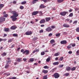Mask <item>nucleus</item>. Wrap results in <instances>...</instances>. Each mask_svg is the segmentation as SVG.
Instances as JSON below:
<instances>
[{
  "label": "nucleus",
  "instance_id": "2f4dec72",
  "mask_svg": "<svg viewBox=\"0 0 79 79\" xmlns=\"http://www.w3.org/2000/svg\"><path fill=\"white\" fill-rule=\"evenodd\" d=\"M50 61V58L48 57V58L46 59V61H47V62H49Z\"/></svg>",
  "mask_w": 79,
  "mask_h": 79
},
{
  "label": "nucleus",
  "instance_id": "412c9836",
  "mask_svg": "<svg viewBox=\"0 0 79 79\" xmlns=\"http://www.w3.org/2000/svg\"><path fill=\"white\" fill-rule=\"evenodd\" d=\"M39 49H35L33 52V53H35V52H39Z\"/></svg>",
  "mask_w": 79,
  "mask_h": 79
},
{
  "label": "nucleus",
  "instance_id": "c9c22d12",
  "mask_svg": "<svg viewBox=\"0 0 79 79\" xmlns=\"http://www.w3.org/2000/svg\"><path fill=\"white\" fill-rule=\"evenodd\" d=\"M13 37H17L18 36V34H13Z\"/></svg>",
  "mask_w": 79,
  "mask_h": 79
},
{
  "label": "nucleus",
  "instance_id": "09e8293b",
  "mask_svg": "<svg viewBox=\"0 0 79 79\" xmlns=\"http://www.w3.org/2000/svg\"><path fill=\"white\" fill-rule=\"evenodd\" d=\"M20 8L21 10H23V9H24V7L23 6H21L20 7Z\"/></svg>",
  "mask_w": 79,
  "mask_h": 79
},
{
  "label": "nucleus",
  "instance_id": "72a5a7b5",
  "mask_svg": "<svg viewBox=\"0 0 79 79\" xmlns=\"http://www.w3.org/2000/svg\"><path fill=\"white\" fill-rule=\"evenodd\" d=\"M67 48H68V49L71 48V45H69L67 46Z\"/></svg>",
  "mask_w": 79,
  "mask_h": 79
},
{
  "label": "nucleus",
  "instance_id": "37998d69",
  "mask_svg": "<svg viewBox=\"0 0 79 79\" xmlns=\"http://www.w3.org/2000/svg\"><path fill=\"white\" fill-rule=\"evenodd\" d=\"M38 39V38L37 37H35L33 38V40H37Z\"/></svg>",
  "mask_w": 79,
  "mask_h": 79
},
{
  "label": "nucleus",
  "instance_id": "ea45409f",
  "mask_svg": "<svg viewBox=\"0 0 79 79\" xmlns=\"http://www.w3.org/2000/svg\"><path fill=\"white\" fill-rule=\"evenodd\" d=\"M56 37H60V33H58L56 35Z\"/></svg>",
  "mask_w": 79,
  "mask_h": 79
},
{
  "label": "nucleus",
  "instance_id": "f704fd0d",
  "mask_svg": "<svg viewBox=\"0 0 79 79\" xmlns=\"http://www.w3.org/2000/svg\"><path fill=\"white\" fill-rule=\"evenodd\" d=\"M73 16V13H71L69 15V17H71V16Z\"/></svg>",
  "mask_w": 79,
  "mask_h": 79
},
{
  "label": "nucleus",
  "instance_id": "052dcab7",
  "mask_svg": "<svg viewBox=\"0 0 79 79\" xmlns=\"http://www.w3.org/2000/svg\"><path fill=\"white\" fill-rule=\"evenodd\" d=\"M15 44H13L11 46V48H13L15 47Z\"/></svg>",
  "mask_w": 79,
  "mask_h": 79
},
{
  "label": "nucleus",
  "instance_id": "ddd939ff",
  "mask_svg": "<svg viewBox=\"0 0 79 79\" xmlns=\"http://www.w3.org/2000/svg\"><path fill=\"white\" fill-rule=\"evenodd\" d=\"M39 13L38 11H36L33 12L32 13L33 15H36L37 14H38Z\"/></svg>",
  "mask_w": 79,
  "mask_h": 79
},
{
  "label": "nucleus",
  "instance_id": "a19ab883",
  "mask_svg": "<svg viewBox=\"0 0 79 79\" xmlns=\"http://www.w3.org/2000/svg\"><path fill=\"white\" fill-rule=\"evenodd\" d=\"M54 56H58V52L55 53L54 54Z\"/></svg>",
  "mask_w": 79,
  "mask_h": 79
},
{
  "label": "nucleus",
  "instance_id": "0e129e2a",
  "mask_svg": "<svg viewBox=\"0 0 79 79\" xmlns=\"http://www.w3.org/2000/svg\"><path fill=\"white\" fill-rule=\"evenodd\" d=\"M40 14L41 15H42V11H40Z\"/></svg>",
  "mask_w": 79,
  "mask_h": 79
},
{
  "label": "nucleus",
  "instance_id": "7ed1b4c3",
  "mask_svg": "<svg viewBox=\"0 0 79 79\" xmlns=\"http://www.w3.org/2000/svg\"><path fill=\"white\" fill-rule=\"evenodd\" d=\"M32 34V32L31 31H27L26 32V35H31Z\"/></svg>",
  "mask_w": 79,
  "mask_h": 79
},
{
  "label": "nucleus",
  "instance_id": "8fccbe9b",
  "mask_svg": "<svg viewBox=\"0 0 79 79\" xmlns=\"http://www.w3.org/2000/svg\"><path fill=\"white\" fill-rule=\"evenodd\" d=\"M75 46H76V44L75 43L72 44V47H75Z\"/></svg>",
  "mask_w": 79,
  "mask_h": 79
},
{
  "label": "nucleus",
  "instance_id": "e2e57ef3",
  "mask_svg": "<svg viewBox=\"0 0 79 79\" xmlns=\"http://www.w3.org/2000/svg\"><path fill=\"white\" fill-rule=\"evenodd\" d=\"M3 39L2 38H0V42H2V41H3Z\"/></svg>",
  "mask_w": 79,
  "mask_h": 79
},
{
  "label": "nucleus",
  "instance_id": "1a4fd4ad",
  "mask_svg": "<svg viewBox=\"0 0 79 79\" xmlns=\"http://www.w3.org/2000/svg\"><path fill=\"white\" fill-rule=\"evenodd\" d=\"M60 14L62 16H65L66 15V12H61Z\"/></svg>",
  "mask_w": 79,
  "mask_h": 79
},
{
  "label": "nucleus",
  "instance_id": "69168bd1",
  "mask_svg": "<svg viewBox=\"0 0 79 79\" xmlns=\"http://www.w3.org/2000/svg\"><path fill=\"white\" fill-rule=\"evenodd\" d=\"M16 3V1H14L13 2V3L15 4V3Z\"/></svg>",
  "mask_w": 79,
  "mask_h": 79
},
{
  "label": "nucleus",
  "instance_id": "39448f33",
  "mask_svg": "<svg viewBox=\"0 0 79 79\" xmlns=\"http://www.w3.org/2000/svg\"><path fill=\"white\" fill-rule=\"evenodd\" d=\"M45 23V20L44 19H43L41 20L40 22V24H42L43 23Z\"/></svg>",
  "mask_w": 79,
  "mask_h": 79
},
{
  "label": "nucleus",
  "instance_id": "dca6fc26",
  "mask_svg": "<svg viewBox=\"0 0 79 79\" xmlns=\"http://www.w3.org/2000/svg\"><path fill=\"white\" fill-rule=\"evenodd\" d=\"M42 73H44V74H46V73H48V71L47 70H42Z\"/></svg>",
  "mask_w": 79,
  "mask_h": 79
},
{
  "label": "nucleus",
  "instance_id": "bf43d9fd",
  "mask_svg": "<svg viewBox=\"0 0 79 79\" xmlns=\"http://www.w3.org/2000/svg\"><path fill=\"white\" fill-rule=\"evenodd\" d=\"M68 53H69V54H71L72 53V52L71 51H70Z\"/></svg>",
  "mask_w": 79,
  "mask_h": 79
},
{
  "label": "nucleus",
  "instance_id": "58836bf2",
  "mask_svg": "<svg viewBox=\"0 0 79 79\" xmlns=\"http://www.w3.org/2000/svg\"><path fill=\"white\" fill-rule=\"evenodd\" d=\"M4 6V5L3 4H0V8H3Z\"/></svg>",
  "mask_w": 79,
  "mask_h": 79
},
{
  "label": "nucleus",
  "instance_id": "6ab92c4d",
  "mask_svg": "<svg viewBox=\"0 0 79 79\" xmlns=\"http://www.w3.org/2000/svg\"><path fill=\"white\" fill-rule=\"evenodd\" d=\"M37 1H38V0H33V2H32L31 3L32 4H34V3H36V2Z\"/></svg>",
  "mask_w": 79,
  "mask_h": 79
},
{
  "label": "nucleus",
  "instance_id": "3c124183",
  "mask_svg": "<svg viewBox=\"0 0 79 79\" xmlns=\"http://www.w3.org/2000/svg\"><path fill=\"white\" fill-rule=\"evenodd\" d=\"M44 32V30H41L40 31V33H42Z\"/></svg>",
  "mask_w": 79,
  "mask_h": 79
},
{
  "label": "nucleus",
  "instance_id": "5fc2aeb1",
  "mask_svg": "<svg viewBox=\"0 0 79 79\" xmlns=\"http://www.w3.org/2000/svg\"><path fill=\"white\" fill-rule=\"evenodd\" d=\"M3 16L5 18H6V17H7V16H8V15L7 14H6L5 15H3Z\"/></svg>",
  "mask_w": 79,
  "mask_h": 79
},
{
  "label": "nucleus",
  "instance_id": "e433bc0d",
  "mask_svg": "<svg viewBox=\"0 0 79 79\" xmlns=\"http://www.w3.org/2000/svg\"><path fill=\"white\" fill-rule=\"evenodd\" d=\"M2 56H6V54L5 52H3L2 54Z\"/></svg>",
  "mask_w": 79,
  "mask_h": 79
},
{
  "label": "nucleus",
  "instance_id": "f03ea898",
  "mask_svg": "<svg viewBox=\"0 0 79 79\" xmlns=\"http://www.w3.org/2000/svg\"><path fill=\"white\" fill-rule=\"evenodd\" d=\"M53 76L55 78H58L60 77V75L58 73H56L53 75Z\"/></svg>",
  "mask_w": 79,
  "mask_h": 79
},
{
  "label": "nucleus",
  "instance_id": "4468645a",
  "mask_svg": "<svg viewBox=\"0 0 79 79\" xmlns=\"http://www.w3.org/2000/svg\"><path fill=\"white\" fill-rule=\"evenodd\" d=\"M18 19V18H17L15 17H13L12 20L13 21H16V20Z\"/></svg>",
  "mask_w": 79,
  "mask_h": 79
},
{
  "label": "nucleus",
  "instance_id": "c03bdc74",
  "mask_svg": "<svg viewBox=\"0 0 79 79\" xmlns=\"http://www.w3.org/2000/svg\"><path fill=\"white\" fill-rule=\"evenodd\" d=\"M43 79H47V76L46 75L44 76L43 77Z\"/></svg>",
  "mask_w": 79,
  "mask_h": 79
},
{
  "label": "nucleus",
  "instance_id": "9b49d317",
  "mask_svg": "<svg viewBox=\"0 0 79 79\" xmlns=\"http://www.w3.org/2000/svg\"><path fill=\"white\" fill-rule=\"evenodd\" d=\"M5 20V18L3 17H1L0 18V23H1L2 22H3V21Z\"/></svg>",
  "mask_w": 79,
  "mask_h": 79
},
{
  "label": "nucleus",
  "instance_id": "de8ad7c7",
  "mask_svg": "<svg viewBox=\"0 0 79 79\" xmlns=\"http://www.w3.org/2000/svg\"><path fill=\"white\" fill-rule=\"evenodd\" d=\"M16 79V77H13L11 78H10L9 79Z\"/></svg>",
  "mask_w": 79,
  "mask_h": 79
},
{
  "label": "nucleus",
  "instance_id": "0eeeda50",
  "mask_svg": "<svg viewBox=\"0 0 79 79\" xmlns=\"http://www.w3.org/2000/svg\"><path fill=\"white\" fill-rule=\"evenodd\" d=\"M63 27H67V28L69 27H70L69 25L67 24H64L63 25Z\"/></svg>",
  "mask_w": 79,
  "mask_h": 79
},
{
  "label": "nucleus",
  "instance_id": "5701e85b",
  "mask_svg": "<svg viewBox=\"0 0 79 79\" xmlns=\"http://www.w3.org/2000/svg\"><path fill=\"white\" fill-rule=\"evenodd\" d=\"M58 64H59V62H54L53 63V64L54 65H58Z\"/></svg>",
  "mask_w": 79,
  "mask_h": 79
},
{
  "label": "nucleus",
  "instance_id": "c85d7f7f",
  "mask_svg": "<svg viewBox=\"0 0 79 79\" xmlns=\"http://www.w3.org/2000/svg\"><path fill=\"white\" fill-rule=\"evenodd\" d=\"M34 58H31L30 59V61H31V62L34 61Z\"/></svg>",
  "mask_w": 79,
  "mask_h": 79
},
{
  "label": "nucleus",
  "instance_id": "603ef678",
  "mask_svg": "<svg viewBox=\"0 0 79 79\" xmlns=\"http://www.w3.org/2000/svg\"><path fill=\"white\" fill-rule=\"evenodd\" d=\"M12 41H13V40L10 39L8 40V42H12Z\"/></svg>",
  "mask_w": 79,
  "mask_h": 79
},
{
  "label": "nucleus",
  "instance_id": "79ce46f5",
  "mask_svg": "<svg viewBox=\"0 0 79 79\" xmlns=\"http://www.w3.org/2000/svg\"><path fill=\"white\" fill-rule=\"evenodd\" d=\"M41 55H45V52H41Z\"/></svg>",
  "mask_w": 79,
  "mask_h": 79
},
{
  "label": "nucleus",
  "instance_id": "393cba45",
  "mask_svg": "<svg viewBox=\"0 0 79 79\" xmlns=\"http://www.w3.org/2000/svg\"><path fill=\"white\" fill-rule=\"evenodd\" d=\"M63 1H64V0H57V2L58 3H61Z\"/></svg>",
  "mask_w": 79,
  "mask_h": 79
},
{
  "label": "nucleus",
  "instance_id": "473e14b6",
  "mask_svg": "<svg viewBox=\"0 0 79 79\" xmlns=\"http://www.w3.org/2000/svg\"><path fill=\"white\" fill-rule=\"evenodd\" d=\"M26 2L25 1H23L22 2H21V4H22V5H24L25 4H26Z\"/></svg>",
  "mask_w": 79,
  "mask_h": 79
},
{
  "label": "nucleus",
  "instance_id": "20e7f679",
  "mask_svg": "<svg viewBox=\"0 0 79 79\" xmlns=\"http://www.w3.org/2000/svg\"><path fill=\"white\" fill-rule=\"evenodd\" d=\"M25 53H26V55H28L29 53V51L27 50H26L24 52H23V54H24Z\"/></svg>",
  "mask_w": 79,
  "mask_h": 79
},
{
  "label": "nucleus",
  "instance_id": "f8f14e48",
  "mask_svg": "<svg viewBox=\"0 0 79 79\" xmlns=\"http://www.w3.org/2000/svg\"><path fill=\"white\" fill-rule=\"evenodd\" d=\"M51 19V18L50 17H46L45 19V20L46 22H48V21H49Z\"/></svg>",
  "mask_w": 79,
  "mask_h": 79
},
{
  "label": "nucleus",
  "instance_id": "864d4df0",
  "mask_svg": "<svg viewBox=\"0 0 79 79\" xmlns=\"http://www.w3.org/2000/svg\"><path fill=\"white\" fill-rule=\"evenodd\" d=\"M23 61H27V59H26V58H23Z\"/></svg>",
  "mask_w": 79,
  "mask_h": 79
},
{
  "label": "nucleus",
  "instance_id": "f257e3e1",
  "mask_svg": "<svg viewBox=\"0 0 79 79\" xmlns=\"http://www.w3.org/2000/svg\"><path fill=\"white\" fill-rule=\"evenodd\" d=\"M11 13H12L13 14V15L10 17V18H13L14 17L16 18L18 16V14L16 11H11Z\"/></svg>",
  "mask_w": 79,
  "mask_h": 79
},
{
  "label": "nucleus",
  "instance_id": "bb28decb",
  "mask_svg": "<svg viewBox=\"0 0 79 79\" xmlns=\"http://www.w3.org/2000/svg\"><path fill=\"white\" fill-rule=\"evenodd\" d=\"M4 31H5V32H8V31H9V28H4Z\"/></svg>",
  "mask_w": 79,
  "mask_h": 79
},
{
  "label": "nucleus",
  "instance_id": "cd10ccee",
  "mask_svg": "<svg viewBox=\"0 0 79 79\" xmlns=\"http://www.w3.org/2000/svg\"><path fill=\"white\" fill-rule=\"evenodd\" d=\"M21 61V58H19L17 59V61L18 62H20Z\"/></svg>",
  "mask_w": 79,
  "mask_h": 79
},
{
  "label": "nucleus",
  "instance_id": "4d7b16f0",
  "mask_svg": "<svg viewBox=\"0 0 79 79\" xmlns=\"http://www.w3.org/2000/svg\"><path fill=\"white\" fill-rule=\"evenodd\" d=\"M77 23V21H75L73 22V24H76Z\"/></svg>",
  "mask_w": 79,
  "mask_h": 79
},
{
  "label": "nucleus",
  "instance_id": "a18cd8bd",
  "mask_svg": "<svg viewBox=\"0 0 79 79\" xmlns=\"http://www.w3.org/2000/svg\"><path fill=\"white\" fill-rule=\"evenodd\" d=\"M76 31L77 32H79V27L76 28Z\"/></svg>",
  "mask_w": 79,
  "mask_h": 79
},
{
  "label": "nucleus",
  "instance_id": "b1692460",
  "mask_svg": "<svg viewBox=\"0 0 79 79\" xmlns=\"http://www.w3.org/2000/svg\"><path fill=\"white\" fill-rule=\"evenodd\" d=\"M76 67H73L72 68L71 71H75V70H76Z\"/></svg>",
  "mask_w": 79,
  "mask_h": 79
},
{
  "label": "nucleus",
  "instance_id": "2eb2a0df",
  "mask_svg": "<svg viewBox=\"0 0 79 79\" xmlns=\"http://www.w3.org/2000/svg\"><path fill=\"white\" fill-rule=\"evenodd\" d=\"M66 71H69L71 70V67H68L66 68Z\"/></svg>",
  "mask_w": 79,
  "mask_h": 79
},
{
  "label": "nucleus",
  "instance_id": "423d86ee",
  "mask_svg": "<svg viewBox=\"0 0 79 79\" xmlns=\"http://www.w3.org/2000/svg\"><path fill=\"white\" fill-rule=\"evenodd\" d=\"M46 30L48 32H50V31H52V29L50 27H48L46 29Z\"/></svg>",
  "mask_w": 79,
  "mask_h": 79
},
{
  "label": "nucleus",
  "instance_id": "6e6d98bb",
  "mask_svg": "<svg viewBox=\"0 0 79 79\" xmlns=\"http://www.w3.org/2000/svg\"><path fill=\"white\" fill-rule=\"evenodd\" d=\"M51 28H52V29H55V26H51Z\"/></svg>",
  "mask_w": 79,
  "mask_h": 79
},
{
  "label": "nucleus",
  "instance_id": "680f3d73",
  "mask_svg": "<svg viewBox=\"0 0 79 79\" xmlns=\"http://www.w3.org/2000/svg\"><path fill=\"white\" fill-rule=\"evenodd\" d=\"M10 62H11V61L10 60H8L7 62H6V63L7 64H8V63H10Z\"/></svg>",
  "mask_w": 79,
  "mask_h": 79
},
{
  "label": "nucleus",
  "instance_id": "a878e982",
  "mask_svg": "<svg viewBox=\"0 0 79 79\" xmlns=\"http://www.w3.org/2000/svg\"><path fill=\"white\" fill-rule=\"evenodd\" d=\"M50 42L51 44H53L55 42V41L54 40H51Z\"/></svg>",
  "mask_w": 79,
  "mask_h": 79
},
{
  "label": "nucleus",
  "instance_id": "774afa93",
  "mask_svg": "<svg viewBox=\"0 0 79 79\" xmlns=\"http://www.w3.org/2000/svg\"><path fill=\"white\" fill-rule=\"evenodd\" d=\"M21 52H24V49H22L21 50Z\"/></svg>",
  "mask_w": 79,
  "mask_h": 79
},
{
  "label": "nucleus",
  "instance_id": "f3484780",
  "mask_svg": "<svg viewBox=\"0 0 79 79\" xmlns=\"http://www.w3.org/2000/svg\"><path fill=\"white\" fill-rule=\"evenodd\" d=\"M16 28V27L13 26L11 27L10 29H15Z\"/></svg>",
  "mask_w": 79,
  "mask_h": 79
},
{
  "label": "nucleus",
  "instance_id": "4c0bfd02",
  "mask_svg": "<svg viewBox=\"0 0 79 79\" xmlns=\"http://www.w3.org/2000/svg\"><path fill=\"white\" fill-rule=\"evenodd\" d=\"M63 60V57L62 56L59 59L60 61H62Z\"/></svg>",
  "mask_w": 79,
  "mask_h": 79
},
{
  "label": "nucleus",
  "instance_id": "13d9d810",
  "mask_svg": "<svg viewBox=\"0 0 79 79\" xmlns=\"http://www.w3.org/2000/svg\"><path fill=\"white\" fill-rule=\"evenodd\" d=\"M52 35H53L52 33H50L48 35V36L49 37H50V36H52Z\"/></svg>",
  "mask_w": 79,
  "mask_h": 79
},
{
  "label": "nucleus",
  "instance_id": "a211bd4d",
  "mask_svg": "<svg viewBox=\"0 0 79 79\" xmlns=\"http://www.w3.org/2000/svg\"><path fill=\"white\" fill-rule=\"evenodd\" d=\"M69 73H66L64 74V76H69Z\"/></svg>",
  "mask_w": 79,
  "mask_h": 79
},
{
  "label": "nucleus",
  "instance_id": "c756f323",
  "mask_svg": "<svg viewBox=\"0 0 79 79\" xmlns=\"http://www.w3.org/2000/svg\"><path fill=\"white\" fill-rule=\"evenodd\" d=\"M50 0H42V1L44 2V3H47V2H49Z\"/></svg>",
  "mask_w": 79,
  "mask_h": 79
},
{
  "label": "nucleus",
  "instance_id": "6e6552de",
  "mask_svg": "<svg viewBox=\"0 0 79 79\" xmlns=\"http://www.w3.org/2000/svg\"><path fill=\"white\" fill-rule=\"evenodd\" d=\"M66 43H67V41H66V40H63L60 42L61 44H66Z\"/></svg>",
  "mask_w": 79,
  "mask_h": 79
},
{
  "label": "nucleus",
  "instance_id": "9d476101",
  "mask_svg": "<svg viewBox=\"0 0 79 79\" xmlns=\"http://www.w3.org/2000/svg\"><path fill=\"white\" fill-rule=\"evenodd\" d=\"M45 7H46L45 6H44L43 4H42L40 6V8L42 9V8H45Z\"/></svg>",
  "mask_w": 79,
  "mask_h": 79
},
{
  "label": "nucleus",
  "instance_id": "aec40b11",
  "mask_svg": "<svg viewBox=\"0 0 79 79\" xmlns=\"http://www.w3.org/2000/svg\"><path fill=\"white\" fill-rule=\"evenodd\" d=\"M56 67L55 68H54V69H52V70H51L50 71L51 73H53V72H54L55 70H56Z\"/></svg>",
  "mask_w": 79,
  "mask_h": 79
},
{
  "label": "nucleus",
  "instance_id": "7c9ffc66",
  "mask_svg": "<svg viewBox=\"0 0 79 79\" xmlns=\"http://www.w3.org/2000/svg\"><path fill=\"white\" fill-rule=\"evenodd\" d=\"M45 69H48L49 68V67L48 66H45L43 67Z\"/></svg>",
  "mask_w": 79,
  "mask_h": 79
},
{
  "label": "nucleus",
  "instance_id": "49530a36",
  "mask_svg": "<svg viewBox=\"0 0 79 79\" xmlns=\"http://www.w3.org/2000/svg\"><path fill=\"white\" fill-rule=\"evenodd\" d=\"M63 64L60 65L59 66V68H62L63 67Z\"/></svg>",
  "mask_w": 79,
  "mask_h": 79
},
{
  "label": "nucleus",
  "instance_id": "4be33fe9",
  "mask_svg": "<svg viewBox=\"0 0 79 79\" xmlns=\"http://www.w3.org/2000/svg\"><path fill=\"white\" fill-rule=\"evenodd\" d=\"M8 67H9V64L6 63L5 66V68H6V69H7Z\"/></svg>",
  "mask_w": 79,
  "mask_h": 79
},
{
  "label": "nucleus",
  "instance_id": "338daca9",
  "mask_svg": "<svg viewBox=\"0 0 79 79\" xmlns=\"http://www.w3.org/2000/svg\"><path fill=\"white\" fill-rule=\"evenodd\" d=\"M79 51L78 50L77 52V54L78 55L79 54Z\"/></svg>",
  "mask_w": 79,
  "mask_h": 79
}]
</instances>
